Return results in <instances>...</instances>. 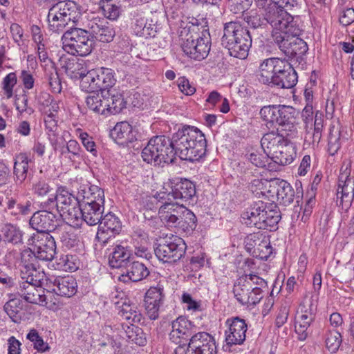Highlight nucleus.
<instances>
[{
	"instance_id": "f257e3e1",
	"label": "nucleus",
	"mask_w": 354,
	"mask_h": 354,
	"mask_svg": "<svg viewBox=\"0 0 354 354\" xmlns=\"http://www.w3.org/2000/svg\"><path fill=\"white\" fill-rule=\"evenodd\" d=\"M172 136L176 155L180 159L194 162L205 156L207 141L205 135L198 128L184 126Z\"/></svg>"
},
{
	"instance_id": "f03ea898",
	"label": "nucleus",
	"mask_w": 354,
	"mask_h": 354,
	"mask_svg": "<svg viewBox=\"0 0 354 354\" xmlns=\"http://www.w3.org/2000/svg\"><path fill=\"white\" fill-rule=\"evenodd\" d=\"M221 44L231 56L244 59L252 46V37L249 30L240 22L230 21L224 24Z\"/></svg>"
},
{
	"instance_id": "7ed1b4c3",
	"label": "nucleus",
	"mask_w": 354,
	"mask_h": 354,
	"mask_svg": "<svg viewBox=\"0 0 354 354\" xmlns=\"http://www.w3.org/2000/svg\"><path fill=\"white\" fill-rule=\"evenodd\" d=\"M265 19L272 28L273 41H278L285 36L300 34L301 29L295 17L283 9L274 5H269L265 9Z\"/></svg>"
},
{
	"instance_id": "20e7f679",
	"label": "nucleus",
	"mask_w": 354,
	"mask_h": 354,
	"mask_svg": "<svg viewBox=\"0 0 354 354\" xmlns=\"http://www.w3.org/2000/svg\"><path fill=\"white\" fill-rule=\"evenodd\" d=\"M43 207L45 209L36 212L30 218V225L31 227L37 231L35 233L44 234L53 231L55 235L58 234L59 236L61 241L66 247H72L75 240L71 238V234L62 227L55 228L57 218L54 209H52L50 205L47 206V207L44 206V203Z\"/></svg>"
},
{
	"instance_id": "39448f33",
	"label": "nucleus",
	"mask_w": 354,
	"mask_h": 354,
	"mask_svg": "<svg viewBox=\"0 0 354 354\" xmlns=\"http://www.w3.org/2000/svg\"><path fill=\"white\" fill-rule=\"evenodd\" d=\"M264 153L280 165L290 164L296 155L293 143L272 133H266L261 140Z\"/></svg>"
},
{
	"instance_id": "423d86ee",
	"label": "nucleus",
	"mask_w": 354,
	"mask_h": 354,
	"mask_svg": "<svg viewBox=\"0 0 354 354\" xmlns=\"http://www.w3.org/2000/svg\"><path fill=\"white\" fill-rule=\"evenodd\" d=\"M82 16L81 7L73 1H63L54 4L48 11V21L53 32L62 31L72 22L75 24Z\"/></svg>"
},
{
	"instance_id": "0eeeda50",
	"label": "nucleus",
	"mask_w": 354,
	"mask_h": 354,
	"mask_svg": "<svg viewBox=\"0 0 354 354\" xmlns=\"http://www.w3.org/2000/svg\"><path fill=\"white\" fill-rule=\"evenodd\" d=\"M50 205L52 209L58 212L64 220L71 226L77 225L78 216L80 215V202L77 196H75L68 191L60 189L53 197H49L44 202V206Z\"/></svg>"
},
{
	"instance_id": "6e6552de",
	"label": "nucleus",
	"mask_w": 354,
	"mask_h": 354,
	"mask_svg": "<svg viewBox=\"0 0 354 354\" xmlns=\"http://www.w3.org/2000/svg\"><path fill=\"white\" fill-rule=\"evenodd\" d=\"M91 33L80 28H70L62 37L63 49L73 55L86 56L93 49Z\"/></svg>"
},
{
	"instance_id": "1a4fd4ad",
	"label": "nucleus",
	"mask_w": 354,
	"mask_h": 354,
	"mask_svg": "<svg viewBox=\"0 0 354 354\" xmlns=\"http://www.w3.org/2000/svg\"><path fill=\"white\" fill-rule=\"evenodd\" d=\"M182 39V49L190 58L202 60L208 55L211 39L207 28L203 27L201 35L189 32Z\"/></svg>"
},
{
	"instance_id": "9d476101",
	"label": "nucleus",
	"mask_w": 354,
	"mask_h": 354,
	"mask_svg": "<svg viewBox=\"0 0 354 354\" xmlns=\"http://www.w3.org/2000/svg\"><path fill=\"white\" fill-rule=\"evenodd\" d=\"M187 245L183 239L171 235L160 239L154 249L155 254L165 263H176L184 257Z\"/></svg>"
},
{
	"instance_id": "9b49d317",
	"label": "nucleus",
	"mask_w": 354,
	"mask_h": 354,
	"mask_svg": "<svg viewBox=\"0 0 354 354\" xmlns=\"http://www.w3.org/2000/svg\"><path fill=\"white\" fill-rule=\"evenodd\" d=\"M28 244L37 259L50 261L56 253L55 236L50 233H33L28 240Z\"/></svg>"
},
{
	"instance_id": "f8f14e48",
	"label": "nucleus",
	"mask_w": 354,
	"mask_h": 354,
	"mask_svg": "<svg viewBox=\"0 0 354 354\" xmlns=\"http://www.w3.org/2000/svg\"><path fill=\"white\" fill-rule=\"evenodd\" d=\"M301 117L305 124L306 140L313 146H317L322 137L324 114L317 111L313 115V107L306 106L302 111Z\"/></svg>"
},
{
	"instance_id": "ddd939ff",
	"label": "nucleus",
	"mask_w": 354,
	"mask_h": 354,
	"mask_svg": "<svg viewBox=\"0 0 354 354\" xmlns=\"http://www.w3.org/2000/svg\"><path fill=\"white\" fill-rule=\"evenodd\" d=\"M21 279L23 281L34 284L35 286H44L48 288L49 279L44 271L38 270L36 268L35 257L31 250H25L21 253Z\"/></svg>"
},
{
	"instance_id": "4468645a",
	"label": "nucleus",
	"mask_w": 354,
	"mask_h": 354,
	"mask_svg": "<svg viewBox=\"0 0 354 354\" xmlns=\"http://www.w3.org/2000/svg\"><path fill=\"white\" fill-rule=\"evenodd\" d=\"M176 354H217L214 337L205 332L198 333L191 337L187 347H177Z\"/></svg>"
},
{
	"instance_id": "2eb2a0df",
	"label": "nucleus",
	"mask_w": 354,
	"mask_h": 354,
	"mask_svg": "<svg viewBox=\"0 0 354 354\" xmlns=\"http://www.w3.org/2000/svg\"><path fill=\"white\" fill-rule=\"evenodd\" d=\"M233 292L241 304L248 306L256 305L263 297L260 287H252L250 281L241 277L235 282Z\"/></svg>"
},
{
	"instance_id": "dca6fc26",
	"label": "nucleus",
	"mask_w": 354,
	"mask_h": 354,
	"mask_svg": "<svg viewBox=\"0 0 354 354\" xmlns=\"http://www.w3.org/2000/svg\"><path fill=\"white\" fill-rule=\"evenodd\" d=\"M300 34H290L274 43L280 50L290 58H301L308 50V47L306 41L299 38Z\"/></svg>"
},
{
	"instance_id": "f3484780",
	"label": "nucleus",
	"mask_w": 354,
	"mask_h": 354,
	"mask_svg": "<svg viewBox=\"0 0 354 354\" xmlns=\"http://www.w3.org/2000/svg\"><path fill=\"white\" fill-rule=\"evenodd\" d=\"M171 330L169 334L171 342L178 345V347H185L193 333L194 325L186 317L180 316L171 324Z\"/></svg>"
},
{
	"instance_id": "a211bd4d",
	"label": "nucleus",
	"mask_w": 354,
	"mask_h": 354,
	"mask_svg": "<svg viewBox=\"0 0 354 354\" xmlns=\"http://www.w3.org/2000/svg\"><path fill=\"white\" fill-rule=\"evenodd\" d=\"M82 64L78 62H71L66 68L67 73H71L74 77L80 79V86L82 91L88 93L98 92L96 79L93 70L88 71L86 73L84 70H81Z\"/></svg>"
},
{
	"instance_id": "6ab92c4d",
	"label": "nucleus",
	"mask_w": 354,
	"mask_h": 354,
	"mask_svg": "<svg viewBox=\"0 0 354 354\" xmlns=\"http://www.w3.org/2000/svg\"><path fill=\"white\" fill-rule=\"evenodd\" d=\"M122 229V224L120 219L112 213H108L99 223L96 238L99 241L105 243L107 241L118 234Z\"/></svg>"
},
{
	"instance_id": "aec40b11",
	"label": "nucleus",
	"mask_w": 354,
	"mask_h": 354,
	"mask_svg": "<svg viewBox=\"0 0 354 354\" xmlns=\"http://www.w3.org/2000/svg\"><path fill=\"white\" fill-rule=\"evenodd\" d=\"M165 299L164 289L162 286L151 287L146 292L145 306L147 315L151 320L158 318L159 310Z\"/></svg>"
},
{
	"instance_id": "412c9836",
	"label": "nucleus",
	"mask_w": 354,
	"mask_h": 354,
	"mask_svg": "<svg viewBox=\"0 0 354 354\" xmlns=\"http://www.w3.org/2000/svg\"><path fill=\"white\" fill-rule=\"evenodd\" d=\"M149 147L158 153L163 163L172 162L176 155L173 145V136L170 139L165 136L152 137L148 142Z\"/></svg>"
},
{
	"instance_id": "4be33fe9",
	"label": "nucleus",
	"mask_w": 354,
	"mask_h": 354,
	"mask_svg": "<svg viewBox=\"0 0 354 354\" xmlns=\"http://www.w3.org/2000/svg\"><path fill=\"white\" fill-rule=\"evenodd\" d=\"M226 324L228 326V330L225 331L227 344H243L245 339V333L248 329L245 321L239 317H235L227 319Z\"/></svg>"
},
{
	"instance_id": "5701e85b",
	"label": "nucleus",
	"mask_w": 354,
	"mask_h": 354,
	"mask_svg": "<svg viewBox=\"0 0 354 354\" xmlns=\"http://www.w3.org/2000/svg\"><path fill=\"white\" fill-rule=\"evenodd\" d=\"M104 204L100 202H95L93 204L81 205L80 206V215L78 216L77 225H73V227H80L82 221H84L88 225H95L98 224L102 218L104 212Z\"/></svg>"
},
{
	"instance_id": "b1692460",
	"label": "nucleus",
	"mask_w": 354,
	"mask_h": 354,
	"mask_svg": "<svg viewBox=\"0 0 354 354\" xmlns=\"http://www.w3.org/2000/svg\"><path fill=\"white\" fill-rule=\"evenodd\" d=\"M88 28L90 33L101 42H111L115 35L113 26L104 19H93L88 23Z\"/></svg>"
},
{
	"instance_id": "393cba45",
	"label": "nucleus",
	"mask_w": 354,
	"mask_h": 354,
	"mask_svg": "<svg viewBox=\"0 0 354 354\" xmlns=\"http://www.w3.org/2000/svg\"><path fill=\"white\" fill-rule=\"evenodd\" d=\"M285 59L271 57L264 59L259 68V80L261 82L270 85L272 84L275 75L281 71L282 64Z\"/></svg>"
},
{
	"instance_id": "a878e982",
	"label": "nucleus",
	"mask_w": 354,
	"mask_h": 354,
	"mask_svg": "<svg viewBox=\"0 0 354 354\" xmlns=\"http://www.w3.org/2000/svg\"><path fill=\"white\" fill-rule=\"evenodd\" d=\"M77 282L71 276L57 277L49 279L48 288H51L57 295L71 297L77 291Z\"/></svg>"
},
{
	"instance_id": "bb28decb",
	"label": "nucleus",
	"mask_w": 354,
	"mask_h": 354,
	"mask_svg": "<svg viewBox=\"0 0 354 354\" xmlns=\"http://www.w3.org/2000/svg\"><path fill=\"white\" fill-rule=\"evenodd\" d=\"M297 82V74L295 70L285 59L284 63L282 64V67H281V71L276 74L271 86H275L281 88H291L296 85Z\"/></svg>"
},
{
	"instance_id": "cd10ccee",
	"label": "nucleus",
	"mask_w": 354,
	"mask_h": 354,
	"mask_svg": "<svg viewBox=\"0 0 354 354\" xmlns=\"http://www.w3.org/2000/svg\"><path fill=\"white\" fill-rule=\"evenodd\" d=\"M266 209V203L261 201L254 202L241 214L242 222L249 227H255L257 229L264 227L261 224L263 218V211Z\"/></svg>"
},
{
	"instance_id": "c85d7f7f",
	"label": "nucleus",
	"mask_w": 354,
	"mask_h": 354,
	"mask_svg": "<svg viewBox=\"0 0 354 354\" xmlns=\"http://www.w3.org/2000/svg\"><path fill=\"white\" fill-rule=\"evenodd\" d=\"M19 294L28 303L34 304H46L44 290L41 286L21 281L19 284Z\"/></svg>"
},
{
	"instance_id": "c756f323",
	"label": "nucleus",
	"mask_w": 354,
	"mask_h": 354,
	"mask_svg": "<svg viewBox=\"0 0 354 354\" xmlns=\"http://www.w3.org/2000/svg\"><path fill=\"white\" fill-rule=\"evenodd\" d=\"M182 205L177 202L174 204L161 205L158 209V216L161 222L167 227H176L181 216Z\"/></svg>"
},
{
	"instance_id": "7c9ffc66",
	"label": "nucleus",
	"mask_w": 354,
	"mask_h": 354,
	"mask_svg": "<svg viewBox=\"0 0 354 354\" xmlns=\"http://www.w3.org/2000/svg\"><path fill=\"white\" fill-rule=\"evenodd\" d=\"M173 199L188 201L196 195L195 185L187 179H180L177 182H171Z\"/></svg>"
},
{
	"instance_id": "2f4dec72",
	"label": "nucleus",
	"mask_w": 354,
	"mask_h": 354,
	"mask_svg": "<svg viewBox=\"0 0 354 354\" xmlns=\"http://www.w3.org/2000/svg\"><path fill=\"white\" fill-rule=\"evenodd\" d=\"M77 200L80 204H93L97 202L104 203V191L97 185H83L78 189Z\"/></svg>"
},
{
	"instance_id": "473e14b6",
	"label": "nucleus",
	"mask_w": 354,
	"mask_h": 354,
	"mask_svg": "<svg viewBox=\"0 0 354 354\" xmlns=\"http://www.w3.org/2000/svg\"><path fill=\"white\" fill-rule=\"evenodd\" d=\"M111 136L115 142L121 145H127L135 139L131 125L125 121L115 124L111 131Z\"/></svg>"
},
{
	"instance_id": "72a5a7b5",
	"label": "nucleus",
	"mask_w": 354,
	"mask_h": 354,
	"mask_svg": "<svg viewBox=\"0 0 354 354\" xmlns=\"http://www.w3.org/2000/svg\"><path fill=\"white\" fill-rule=\"evenodd\" d=\"M92 70L96 79L98 92L103 93L104 91L109 89L115 84V74L111 68L100 67Z\"/></svg>"
},
{
	"instance_id": "f704fd0d",
	"label": "nucleus",
	"mask_w": 354,
	"mask_h": 354,
	"mask_svg": "<svg viewBox=\"0 0 354 354\" xmlns=\"http://www.w3.org/2000/svg\"><path fill=\"white\" fill-rule=\"evenodd\" d=\"M301 196L302 191L301 189H297L295 192L288 182L282 180L279 183L277 189V200L284 205H290L294 201L295 198H296V202L299 203V199Z\"/></svg>"
},
{
	"instance_id": "c9c22d12",
	"label": "nucleus",
	"mask_w": 354,
	"mask_h": 354,
	"mask_svg": "<svg viewBox=\"0 0 354 354\" xmlns=\"http://www.w3.org/2000/svg\"><path fill=\"white\" fill-rule=\"evenodd\" d=\"M131 255V252L129 247L122 244L117 245L109 255V263L113 268L127 266Z\"/></svg>"
},
{
	"instance_id": "e433bc0d",
	"label": "nucleus",
	"mask_w": 354,
	"mask_h": 354,
	"mask_svg": "<svg viewBox=\"0 0 354 354\" xmlns=\"http://www.w3.org/2000/svg\"><path fill=\"white\" fill-rule=\"evenodd\" d=\"M149 270L146 266L139 261H133L127 266L125 274H122L121 277L124 281H127L126 277L129 280L136 282L140 281L149 275Z\"/></svg>"
},
{
	"instance_id": "4c0bfd02",
	"label": "nucleus",
	"mask_w": 354,
	"mask_h": 354,
	"mask_svg": "<svg viewBox=\"0 0 354 354\" xmlns=\"http://www.w3.org/2000/svg\"><path fill=\"white\" fill-rule=\"evenodd\" d=\"M86 98L87 108L94 113L106 115L107 106H109V100L103 95V93H91Z\"/></svg>"
},
{
	"instance_id": "58836bf2",
	"label": "nucleus",
	"mask_w": 354,
	"mask_h": 354,
	"mask_svg": "<svg viewBox=\"0 0 354 354\" xmlns=\"http://www.w3.org/2000/svg\"><path fill=\"white\" fill-rule=\"evenodd\" d=\"M263 218H261V224H263V230L272 231L276 229L279 221L281 219V214L277 206L274 204L266 203V209L263 212Z\"/></svg>"
},
{
	"instance_id": "ea45409f",
	"label": "nucleus",
	"mask_w": 354,
	"mask_h": 354,
	"mask_svg": "<svg viewBox=\"0 0 354 354\" xmlns=\"http://www.w3.org/2000/svg\"><path fill=\"white\" fill-rule=\"evenodd\" d=\"M29 159L26 153H19L14 162V180L17 183H22L27 178Z\"/></svg>"
},
{
	"instance_id": "a19ab883",
	"label": "nucleus",
	"mask_w": 354,
	"mask_h": 354,
	"mask_svg": "<svg viewBox=\"0 0 354 354\" xmlns=\"http://www.w3.org/2000/svg\"><path fill=\"white\" fill-rule=\"evenodd\" d=\"M4 310L14 322L18 323L24 315V303L17 298L10 299L4 305Z\"/></svg>"
},
{
	"instance_id": "79ce46f5",
	"label": "nucleus",
	"mask_w": 354,
	"mask_h": 354,
	"mask_svg": "<svg viewBox=\"0 0 354 354\" xmlns=\"http://www.w3.org/2000/svg\"><path fill=\"white\" fill-rule=\"evenodd\" d=\"M120 310V315L122 319L128 321L130 324H140L143 322V317L140 311L135 305L128 304L123 302Z\"/></svg>"
},
{
	"instance_id": "37998d69",
	"label": "nucleus",
	"mask_w": 354,
	"mask_h": 354,
	"mask_svg": "<svg viewBox=\"0 0 354 354\" xmlns=\"http://www.w3.org/2000/svg\"><path fill=\"white\" fill-rule=\"evenodd\" d=\"M341 147V131L340 126L337 122L330 127L328 152L330 156L335 155Z\"/></svg>"
},
{
	"instance_id": "c03bdc74",
	"label": "nucleus",
	"mask_w": 354,
	"mask_h": 354,
	"mask_svg": "<svg viewBox=\"0 0 354 354\" xmlns=\"http://www.w3.org/2000/svg\"><path fill=\"white\" fill-rule=\"evenodd\" d=\"M268 133H272L274 134V136H278L283 140L291 141L292 139L298 137V129L295 120H292L279 125L276 132L271 131Z\"/></svg>"
},
{
	"instance_id": "a18cd8bd",
	"label": "nucleus",
	"mask_w": 354,
	"mask_h": 354,
	"mask_svg": "<svg viewBox=\"0 0 354 354\" xmlns=\"http://www.w3.org/2000/svg\"><path fill=\"white\" fill-rule=\"evenodd\" d=\"M111 97H106L109 102L106 114H117L125 108L127 102L124 100L123 95L118 91H114L110 94Z\"/></svg>"
},
{
	"instance_id": "49530a36",
	"label": "nucleus",
	"mask_w": 354,
	"mask_h": 354,
	"mask_svg": "<svg viewBox=\"0 0 354 354\" xmlns=\"http://www.w3.org/2000/svg\"><path fill=\"white\" fill-rule=\"evenodd\" d=\"M1 232L5 241L15 245L22 243L23 233L17 226L7 223L3 227Z\"/></svg>"
},
{
	"instance_id": "de8ad7c7",
	"label": "nucleus",
	"mask_w": 354,
	"mask_h": 354,
	"mask_svg": "<svg viewBox=\"0 0 354 354\" xmlns=\"http://www.w3.org/2000/svg\"><path fill=\"white\" fill-rule=\"evenodd\" d=\"M337 198V203L339 200V205H342L344 201L350 203L354 200V180L348 181L344 184H338Z\"/></svg>"
},
{
	"instance_id": "09e8293b",
	"label": "nucleus",
	"mask_w": 354,
	"mask_h": 354,
	"mask_svg": "<svg viewBox=\"0 0 354 354\" xmlns=\"http://www.w3.org/2000/svg\"><path fill=\"white\" fill-rule=\"evenodd\" d=\"M281 104L279 105H267L263 106L259 111L260 117L263 121L266 122L267 126L269 124L272 127L276 124L277 119L279 114Z\"/></svg>"
},
{
	"instance_id": "8fccbe9b",
	"label": "nucleus",
	"mask_w": 354,
	"mask_h": 354,
	"mask_svg": "<svg viewBox=\"0 0 354 354\" xmlns=\"http://www.w3.org/2000/svg\"><path fill=\"white\" fill-rule=\"evenodd\" d=\"M181 216L179 217V224L177 227H180L185 230H193L196 227V217L195 214L189 209L182 205Z\"/></svg>"
},
{
	"instance_id": "3c124183",
	"label": "nucleus",
	"mask_w": 354,
	"mask_h": 354,
	"mask_svg": "<svg viewBox=\"0 0 354 354\" xmlns=\"http://www.w3.org/2000/svg\"><path fill=\"white\" fill-rule=\"evenodd\" d=\"M58 269L65 271H75L78 268L79 260L75 255L62 254L56 260Z\"/></svg>"
},
{
	"instance_id": "603ef678",
	"label": "nucleus",
	"mask_w": 354,
	"mask_h": 354,
	"mask_svg": "<svg viewBox=\"0 0 354 354\" xmlns=\"http://www.w3.org/2000/svg\"><path fill=\"white\" fill-rule=\"evenodd\" d=\"M325 335L326 348L331 353H336L342 342L341 333L335 330H328Z\"/></svg>"
},
{
	"instance_id": "864d4df0",
	"label": "nucleus",
	"mask_w": 354,
	"mask_h": 354,
	"mask_svg": "<svg viewBox=\"0 0 354 354\" xmlns=\"http://www.w3.org/2000/svg\"><path fill=\"white\" fill-rule=\"evenodd\" d=\"M30 201H28L25 204L17 203L15 199H8L7 209L10 213L15 216L27 214L30 212Z\"/></svg>"
},
{
	"instance_id": "5fc2aeb1",
	"label": "nucleus",
	"mask_w": 354,
	"mask_h": 354,
	"mask_svg": "<svg viewBox=\"0 0 354 354\" xmlns=\"http://www.w3.org/2000/svg\"><path fill=\"white\" fill-rule=\"evenodd\" d=\"M32 192L38 197L50 196L53 197L55 195L54 189L51 187L45 180H39L32 185Z\"/></svg>"
},
{
	"instance_id": "6e6d98bb",
	"label": "nucleus",
	"mask_w": 354,
	"mask_h": 354,
	"mask_svg": "<svg viewBox=\"0 0 354 354\" xmlns=\"http://www.w3.org/2000/svg\"><path fill=\"white\" fill-rule=\"evenodd\" d=\"M17 77L15 73H8L2 81V89L8 99L13 95V88L17 84Z\"/></svg>"
},
{
	"instance_id": "4d7b16f0",
	"label": "nucleus",
	"mask_w": 354,
	"mask_h": 354,
	"mask_svg": "<svg viewBox=\"0 0 354 354\" xmlns=\"http://www.w3.org/2000/svg\"><path fill=\"white\" fill-rule=\"evenodd\" d=\"M27 339L32 342L34 344V348L39 352L43 353L48 351L50 347L47 343H45L39 336L38 332L35 329H32L27 335Z\"/></svg>"
},
{
	"instance_id": "13d9d810",
	"label": "nucleus",
	"mask_w": 354,
	"mask_h": 354,
	"mask_svg": "<svg viewBox=\"0 0 354 354\" xmlns=\"http://www.w3.org/2000/svg\"><path fill=\"white\" fill-rule=\"evenodd\" d=\"M295 109L292 106L281 105L276 124L281 125L285 122L295 120Z\"/></svg>"
},
{
	"instance_id": "bf43d9fd",
	"label": "nucleus",
	"mask_w": 354,
	"mask_h": 354,
	"mask_svg": "<svg viewBox=\"0 0 354 354\" xmlns=\"http://www.w3.org/2000/svg\"><path fill=\"white\" fill-rule=\"evenodd\" d=\"M142 158L143 160L147 163L154 164L155 165H159L163 162L158 153L149 147V143L142 151Z\"/></svg>"
},
{
	"instance_id": "052dcab7",
	"label": "nucleus",
	"mask_w": 354,
	"mask_h": 354,
	"mask_svg": "<svg viewBox=\"0 0 354 354\" xmlns=\"http://www.w3.org/2000/svg\"><path fill=\"white\" fill-rule=\"evenodd\" d=\"M253 252L260 259L266 260L272 253V248L269 239L266 237L263 238V241L261 242L260 245H258V248Z\"/></svg>"
},
{
	"instance_id": "680f3d73",
	"label": "nucleus",
	"mask_w": 354,
	"mask_h": 354,
	"mask_svg": "<svg viewBox=\"0 0 354 354\" xmlns=\"http://www.w3.org/2000/svg\"><path fill=\"white\" fill-rule=\"evenodd\" d=\"M263 238H266V236L260 232L250 234L245 239V247L248 250H253L254 251L258 248L261 242L263 241Z\"/></svg>"
},
{
	"instance_id": "e2e57ef3",
	"label": "nucleus",
	"mask_w": 354,
	"mask_h": 354,
	"mask_svg": "<svg viewBox=\"0 0 354 354\" xmlns=\"http://www.w3.org/2000/svg\"><path fill=\"white\" fill-rule=\"evenodd\" d=\"M248 160L257 167H265L268 160V156L260 153L258 151H252L247 154Z\"/></svg>"
},
{
	"instance_id": "0e129e2a",
	"label": "nucleus",
	"mask_w": 354,
	"mask_h": 354,
	"mask_svg": "<svg viewBox=\"0 0 354 354\" xmlns=\"http://www.w3.org/2000/svg\"><path fill=\"white\" fill-rule=\"evenodd\" d=\"M101 8L104 16L111 20H116L120 16V8L115 4L111 3L102 4Z\"/></svg>"
},
{
	"instance_id": "69168bd1",
	"label": "nucleus",
	"mask_w": 354,
	"mask_h": 354,
	"mask_svg": "<svg viewBox=\"0 0 354 354\" xmlns=\"http://www.w3.org/2000/svg\"><path fill=\"white\" fill-rule=\"evenodd\" d=\"M265 15V13L263 14ZM244 20L245 22L250 26L251 28L256 29L259 27H261L264 24V21H266L265 17L261 18L260 15L254 12L253 14L250 13L248 15V13L244 14Z\"/></svg>"
},
{
	"instance_id": "338daca9",
	"label": "nucleus",
	"mask_w": 354,
	"mask_h": 354,
	"mask_svg": "<svg viewBox=\"0 0 354 354\" xmlns=\"http://www.w3.org/2000/svg\"><path fill=\"white\" fill-rule=\"evenodd\" d=\"M310 326L308 322L304 321L299 317L297 318L295 328V332L299 336L300 340H305L308 337V328Z\"/></svg>"
},
{
	"instance_id": "774afa93",
	"label": "nucleus",
	"mask_w": 354,
	"mask_h": 354,
	"mask_svg": "<svg viewBox=\"0 0 354 354\" xmlns=\"http://www.w3.org/2000/svg\"><path fill=\"white\" fill-rule=\"evenodd\" d=\"M232 10L235 13H244L252 4V0H229Z\"/></svg>"
}]
</instances>
